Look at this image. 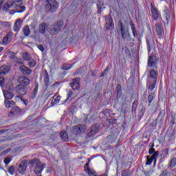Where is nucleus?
<instances>
[{
  "instance_id": "1",
  "label": "nucleus",
  "mask_w": 176,
  "mask_h": 176,
  "mask_svg": "<svg viewBox=\"0 0 176 176\" xmlns=\"http://www.w3.org/2000/svg\"><path fill=\"white\" fill-rule=\"evenodd\" d=\"M46 4L45 6V12L46 13H49V12H51V13H54L58 8V3H57V1L56 0H45Z\"/></svg>"
},
{
  "instance_id": "2",
  "label": "nucleus",
  "mask_w": 176,
  "mask_h": 176,
  "mask_svg": "<svg viewBox=\"0 0 176 176\" xmlns=\"http://www.w3.org/2000/svg\"><path fill=\"white\" fill-rule=\"evenodd\" d=\"M64 25V23L61 21H59L50 27V35H57L60 31H61V28H63Z\"/></svg>"
},
{
  "instance_id": "3",
  "label": "nucleus",
  "mask_w": 176,
  "mask_h": 176,
  "mask_svg": "<svg viewBox=\"0 0 176 176\" xmlns=\"http://www.w3.org/2000/svg\"><path fill=\"white\" fill-rule=\"evenodd\" d=\"M87 130V126L85 124H78L74 126L72 129V133L74 135H81Z\"/></svg>"
},
{
  "instance_id": "4",
  "label": "nucleus",
  "mask_w": 176,
  "mask_h": 176,
  "mask_svg": "<svg viewBox=\"0 0 176 176\" xmlns=\"http://www.w3.org/2000/svg\"><path fill=\"white\" fill-rule=\"evenodd\" d=\"M116 91V98H115V101H116V102H119L120 104H123V102H124V96H122V86L120 84L117 85Z\"/></svg>"
},
{
  "instance_id": "5",
  "label": "nucleus",
  "mask_w": 176,
  "mask_h": 176,
  "mask_svg": "<svg viewBox=\"0 0 176 176\" xmlns=\"http://www.w3.org/2000/svg\"><path fill=\"white\" fill-rule=\"evenodd\" d=\"M21 5V1H13L8 0L7 3L5 4L6 9H10V8H12V9H16V8H19Z\"/></svg>"
},
{
  "instance_id": "6",
  "label": "nucleus",
  "mask_w": 176,
  "mask_h": 176,
  "mask_svg": "<svg viewBox=\"0 0 176 176\" xmlns=\"http://www.w3.org/2000/svg\"><path fill=\"white\" fill-rule=\"evenodd\" d=\"M98 129H100V125L95 124L94 125L89 132H87L86 138H93L96 134L98 132Z\"/></svg>"
},
{
  "instance_id": "7",
  "label": "nucleus",
  "mask_w": 176,
  "mask_h": 176,
  "mask_svg": "<svg viewBox=\"0 0 176 176\" xmlns=\"http://www.w3.org/2000/svg\"><path fill=\"white\" fill-rule=\"evenodd\" d=\"M105 28L106 30H113L115 25L113 23V19L111 15L105 16Z\"/></svg>"
},
{
  "instance_id": "8",
  "label": "nucleus",
  "mask_w": 176,
  "mask_h": 176,
  "mask_svg": "<svg viewBox=\"0 0 176 176\" xmlns=\"http://www.w3.org/2000/svg\"><path fill=\"white\" fill-rule=\"evenodd\" d=\"M80 79L79 78H76L72 79V82L70 83V87L73 90H79L80 89V84L79 81Z\"/></svg>"
},
{
  "instance_id": "9",
  "label": "nucleus",
  "mask_w": 176,
  "mask_h": 176,
  "mask_svg": "<svg viewBox=\"0 0 176 176\" xmlns=\"http://www.w3.org/2000/svg\"><path fill=\"white\" fill-rule=\"evenodd\" d=\"M16 91L17 94H19V96H25V94H27V89H25V86L23 85H17L16 87Z\"/></svg>"
},
{
  "instance_id": "10",
  "label": "nucleus",
  "mask_w": 176,
  "mask_h": 176,
  "mask_svg": "<svg viewBox=\"0 0 176 176\" xmlns=\"http://www.w3.org/2000/svg\"><path fill=\"white\" fill-rule=\"evenodd\" d=\"M49 28V23L43 22L38 25V32L41 34H46V31H47Z\"/></svg>"
},
{
  "instance_id": "11",
  "label": "nucleus",
  "mask_w": 176,
  "mask_h": 176,
  "mask_svg": "<svg viewBox=\"0 0 176 176\" xmlns=\"http://www.w3.org/2000/svg\"><path fill=\"white\" fill-rule=\"evenodd\" d=\"M151 14L153 20L155 21L159 19V16H160V12L153 7V5H151Z\"/></svg>"
},
{
  "instance_id": "12",
  "label": "nucleus",
  "mask_w": 176,
  "mask_h": 176,
  "mask_svg": "<svg viewBox=\"0 0 176 176\" xmlns=\"http://www.w3.org/2000/svg\"><path fill=\"white\" fill-rule=\"evenodd\" d=\"M13 38V33L11 32H8L3 38V45H8L12 41Z\"/></svg>"
},
{
  "instance_id": "13",
  "label": "nucleus",
  "mask_w": 176,
  "mask_h": 176,
  "mask_svg": "<svg viewBox=\"0 0 176 176\" xmlns=\"http://www.w3.org/2000/svg\"><path fill=\"white\" fill-rule=\"evenodd\" d=\"M19 70L21 71V73L23 74V75H31L32 74V70L25 65H22L19 67Z\"/></svg>"
},
{
  "instance_id": "14",
  "label": "nucleus",
  "mask_w": 176,
  "mask_h": 176,
  "mask_svg": "<svg viewBox=\"0 0 176 176\" xmlns=\"http://www.w3.org/2000/svg\"><path fill=\"white\" fill-rule=\"evenodd\" d=\"M46 167V164H43L42 163H38L36 165V167L34 168V173L35 174H41L42 171H43V169Z\"/></svg>"
},
{
  "instance_id": "15",
  "label": "nucleus",
  "mask_w": 176,
  "mask_h": 176,
  "mask_svg": "<svg viewBox=\"0 0 176 176\" xmlns=\"http://www.w3.org/2000/svg\"><path fill=\"white\" fill-rule=\"evenodd\" d=\"M120 32H121V36L122 38V39H127L129 38H130V32H129V29L127 28H121L120 30Z\"/></svg>"
},
{
  "instance_id": "16",
  "label": "nucleus",
  "mask_w": 176,
  "mask_h": 176,
  "mask_svg": "<svg viewBox=\"0 0 176 176\" xmlns=\"http://www.w3.org/2000/svg\"><path fill=\"white\" fill-rule=\"evenodd\" d=\"M157 71L153 69L150 72V80L154 81V83H156V82H157Z\"/></svg>"
},
{
  "instance_id": "17",
  "label": "nucleus",
  "mask_w": 176,
  "mask_h": 176,
  "mask_svg": "<svg viewBox=\"0 0 176 176\" xmlns=\"http://www.w3.org/2000/svg\"><path fill=\"white\" fill-rule=\"evenodd\" d=\"M20 28H21V19H18L14 24L13 30L15 32H17L20 31Z\"/></svg>"
},
{
  "instance_id": "18",
  "label": "nucleus",
  "mask_w": 176,
  "mask_h": 176,
  "mask_svg": "<svg viewBox=\"0 0 176 176\" xmlns=\"http://www.w3.org/2000/svg\"><path fill=\"white\" fill-rule=\"evenodd\" d=\"M10 71L9 66L3 65L0 67V75H6Z\"/></svg>"
},
{
  "instance_id": "19",
  "label": "nucleus",
  "mask_w": 176,
  "mask_h": 176,
  "mask_svg": "<svg viewBox=\"0 0 176 176\" xmlns=\"http://www.w3.org/2000/svg\"><path fill=\"white\" fill-rule=\"evenodd\" d=\"M3 96L6 100H12V98L14 97V95L13 94V93L8 90L3 91Z\"/></svg>"
},
{
  "instance_id": "20",
  "label": "nucleus",
  "mask_w": 176,
  "mask_h": 176,
  "mask_svg": "<svg viewBox=\"0 0 176 176\" xmlns=\"http://www.w3.org/2000/svg\"><path fill=\"white\" fill-rule=\"evenodd\" d=\"M155 31L157 35H162V34H163V28H162V23H157L155 24Z\"/></svg>"
},
{
  "instance_id": "21",
  "label": "nucleus",
  "mask_w": 176,
  "mask_h": 176,
  "mask_svg": "<svg viewBox=\"0 0 176 176\" xmlns=\"http://www.w3.org/2000/svg\"><path fill=\"white\" fill-rule=\"evenodd\" d=\"M19 82L22 83V85L28 86V85H30V78L25 76L21 77L19 78Z\"/></svg>"
},
{
  "instance_id": "22",
  "label": "nucleus",
  "mask_w": 176,
  "mask_h": 176,
  "mask_svg": "<svg viewBox=\"0 0 176 176\" xmlns=\"http://www.w3.org/2000/svg\"><path fill=\"white\" fill-rule=\"evenodd\" d=\"M60 138L63 141H65V142H68L69 138H68V133H67V131H62L60 132Z\"/></svg>"
},
{
  "instance_id": "23",
  "label": "nucleus",
  "mask_w": 176,
  "mask_h": 176,
  "mask_svg": "<svg viewBox=\"0 0 176 176\" xmlns=\"http://www.w3.org/2000/svg\"><path fill=\"white\" fill-rule=\"evenodd\" d=\"M25 170H27V165H25V164L23 163L19 165L18 171L20 174H24V173H25Z\"/></svg>"
},
{
  "instance_id": "24",
  "label": "nucleus",
  "mask_w": 176,
  "mask_h": 176,
  "mask_svg": "<svg viewBox=\"0 0 176 176\" xmlns=\"http://www.w3.org/2000/svg\"><path fill=\"white\" fill-rule=\"evenodd\" d=\"M147 86H148V89L151 90V91H153L155 87H156V82H155V81L149 80L147 82Z\"/></svg>"
},
{
  "instance_id": "25",
  "label": "nucleus",
  "mask_w": 176,
  "mask_h": 176,
  "mask_svg": "<svg viewBox=\"0 0 176 176\" xmlns=\"http://www.w3.org/2000/svg\"><path fill=\"white\" fill-rule=\"evenodd\" d=\"M11 113H13L14 115H19V113H21V109H20L19 107L14 106L11 109Z\"/></svg>"
},
{
  "instance_id": "26",
  "label": "nucleus",
  "mask_w": 176,
  "mask_h": 176,
  "mask_svg": "<svg viewBox=\"0 0 176 176\" xmlns=\"http://www.w3.org/2000/svg\"><path fill=\"white\" fill-rule=\"evenodd\" d=\"M131 30L135 38H136V36H138V32H137V29H135V25L133 23H131Z\"/></svg>"
},
{
  "instance_id": "27",
  "label": "nucleus",
  "mask_w": 176,
  "mask_h": 176,
  "mask_svg": "<svg viewBox=\"0 0 176 176\" xmlns=\"http://www.w3.org/2000/svg\"><path fill=\"white\" fill-rule=\"evenodd\" d=\"M148 65L149 67H153V65H155V68H157V66H156V63H155V61H153V56H150L148 57Z\"/></svg>"
},
{
  "instance_id": "28",
  "label": "nucleus",
  "mask_w": 176,
  "mask_h": 176,
  "mask_svg": "<svg viewBox=\"0 0 176 176\" xmlns=\"http://www.w3.org/2000/svg\"><path fill=\"white\" fill-rule=\"evenodd\" d=\"M58 102H60V96H54L51 102V105H56V104H58Z\"/></svg>"
},
{
  "instance_id": "29",
  "label": "nucleus",
  "mask_w": 176,
  "mask_h": 176,
  "mask_svg": "<svg viewBox=\"0 0 176 176\" xmlns=\"http://www.w3.org/2000/svg\"><path fill=\"white\" fill-rule=\"evenodd\" d=\"M23 32L25 36H28V35H30V34H31V30H30V27H28V26L24 27L23 29Z\"/></svg>"
},
{
  "instance_id": "30",
  "label": "nucleus",
  "mask_w": 176,
  "mask_h": 176,
  "mask_svg": "<svg viewBox=\"0 0 176 176\" xmlns=\"http://www.w3.org/2000/svg\"><path fill=\"white\" fill-rule=\"evenodd\" d=\"M28 65L30 68H34V67H36V61L34 59H30L28 63Z\"/></svg>"
},
{
  "instance_id": "31",
  "label": "nucleus",
  "mask_w": 176,
  "mask_h": 176,
  "mask_svg": "<svg viewBox=\"0 0 176 176\" xmlns=\"http://www.w3.org/2000/svg\"><path fill=\"white\" fill-rule=\"evenodd\" d=\"M155 100V94L151 93V94L148 95V106L152 104V102Z\"/></svg>"
},
{
  "instance_id": "32",
  "label": "nucleus",
  "mask_w": 176,
  "mask_h": 176,
  "mask_svg": "<svg viewBox=\"0 0 176 176\" xmlns=\"http://www.w3.org/2000/svg\"><path fill=\"white\" fill-rule=\"evenodd\" d=\"M23 59L24 60V61H30V60H32V57L31 55L28 53H24L23 54Z\"/></svg>"
},
{
  "instance_id": "33",
  "label": "nucleus",
  "mask_w": 176,
  "mask_h": 176,
  "mask_svg": "<svg viewBox=\"0 0 176 176\" xmlns=\"http://www.w3.org/2000/svg\"><path fill=\"white\" fill-rule=\"evenodd\" d=\"M39 89V85H38V83L36 84L35 87H34V90L33 92V97L32 98H35V97H36V95L38 94V89Z\"/></svg>"
},
{
  "instance_id": "34",
  "label": "nucleus",
  "mask_w": 176,
  "mask_h": 176,
  "mask_svg": "<svg viewBox=\"0 0 176 176\" xmlns=\"http://www.w3.org/2000/svg\"><path fill=\"white\" fill-rule=\"evenodd\" d=\"M157 157H159V151H155L151 156V158L154 161V163H156V160H157Z\"/></svg>"
},
{
  "instance_id": "35",
  "label": "nucleus",
  "mask_w": 176,
  "mask_h": 176,
  "mask_svg": "<svg viewBox=\"0 0 176 176\" xmlns=\"http://www.w3.org/2000/svg\"><path fill=\"white\" fill-rule=\"evenodd\" d=\"M167 155H168V148H166L162 151L161 157H162V159H164L167 156Z\"/></svg>"
},
{
  "instance_id": "36",
  "label": "nucleus",
  "mask_w": 176,
  "mask_h": 176,
  "mask_svg": "<svg viewBox=\"0 0 176 176\" xmlns=\"http://www.w3.org/2000/svg\"><path fill=\"white\" fill-rule=\"evenodd\" d=\"M44 82L45 83H49L50 79H49V73H47V71H45L44 72Z\"/></svg>"
},
{
  "instance_id": "37",
  "label": "nucleus",
  "mask_w": 176,
  "mask_h": 176,
  "mask_svg": "<svg viewBox=\"0 0 176 176\" xmlns=\"http://www.w3.org/2000/svg\"><path fill=\"white\" fill-rule=\"evenodd\" d=\"M67 98H66V100H64V102H63L64 104H65V102H67V101H69V98H70L71 97H72V96H74V93L72 92V91H69L67 93Z\"/></svg>"
},
{
  "instance_id": "38",
  "label": "nucleus",
  "mask_w": 176,
  "mask_h": 176,
  "mask_svg": "<svg viewBox=\"0 0 176 176\" xmlns=\"http://www.w3.org/2000/svg\"><path fill=\"white\" fill-rule=\"evenodd\" d=\"M154 146H155V144H153L151 146V148L148 151L149 155H153V153L156 152V150L155 149V148H153Z\"/></svg>"
},
{
  "instance_id": "39",
  "label": "nucleus",
  "mask_w": 176,
  "mask_h": 176,
  "mask_svg": "<svg viewBox=\"0 0 176 176\" xmlns=\"http://www.w3.org/2000/svg\"><path fill=\"white\" fill-rule=\"evenodd\" d=\"M170 166L172 168L175 167V166H176V158H173L170 160Z\"/></svg>"
},
{
  "instance_id": "40",
  "label": "nucleus",
  "mask_w": 176,
  "mask_h": 176,
  "mask_svg": "<svg viewBox=\"0 0 176 176\" xmlns=\"http://www.w3.org/2000/svg\"><path fill=\"white\" fill-rule=\"evenodd\" d=\"M153 162V160L149 157V156H147V162H146V165L151 166L152 164V162Z\"/></svg>"
},
{
  "instance_id": "41",
  "label": "nucleus",
  "mask_w": 176,
  "mask_h": 176,
  "mask_svg": "<svg viewBox=\"0 0 176 176\" xmlns=\"http://www.w3.org/2000/svg\"><path fill=\"white\" fill-rule=\"evenodd\" d=\"M8 173L13 175V174H14V166H10L8 168Z\"/></svg>"
},
{
  "instance_id": "42",
  "label": "nucleus",
  "mask_w": 176,
  "mask_h": 176,
  "mask_svg": "<svg viewBox=\"0 0 176 176\" xmlns=\"http://www.w3.org/2000/svg\"><path fill=\"white\" fill-rule=\"evenodd\" d=\"M146 43H147V49L148 52H151V41H149V38H147L146 39Z\"/></svg>"
},
{
  "instance_id": "43",
  "label": "nucleus",
  "mask_w": 176,
  "mask_h": 176,
  "mask_svg": "<svg viewBox=\"0 0 176 176\" xmlns=\"http://www.w3.org/2000/svg\"><path fill=\"white\" fill-rule=\"evenodd\" d=\"M4 104L7 108H10V100H5Z\"/></svg>"
},
{
  "instance_id": "44",
  "label": "nucleus",
  "mask_w": 176,
  "mask_h": 176,
  "mask_svg": "<svg viewBox=\"0 0 176 176\" xmlns=\"http://www.w3.org/2000/svg\"><path fill=\"white\" fill-rule=\"evenodd\" d=\"M9 57L10 58H11L12 60H14V58H16V54L13 53V52H10L9 54Z\"/></svg>"
},
{
  "instance_id": "45",
  "label": "nucleus",
  "mask_w": 176,
  "mask_h": 176,
  "mask_svg": "<svg viewBox=\"0 0 176 176\" xmlns=\"http://www.w3.org/2000/svg\"><path fill=\"white\" fill-rule=\"evenodd\" d=\"M10 162H12V158L6 157L4 160L5 164H9V163H10Z\"/></svg>"
},
{
  "instance_id": "46",
  "label": "nucleus",
  "mask_w": 176,
  "mask_h": 176,
  "mask_svg": "<svg viewBox=\"0 0 176 176\" xmlns=\"http://www.w3.org/2000/svg\"><path fill=\"white\" fill-rule=\"evenodd\" d=\"M5 85V78L0 76V86Z\"/></svg>"
},
{
  "instance_id": "47",
  "label": "nucleus",
  "mask_w": 176,
  "mask_h": 176,
  "mask_svg": "<svg viewBox=\"0 0 176 176\" xmlns=\"http://www.w3.org/2000/svg\"><path fill=\"white\" fill-rule=\"evenodd\" d=\"M0 24H1V25H3V27H9V25H10L9 24V22H1V21H0Z\"/></svg>"
},
{
  "instance_id": "48",
  "label": "nucleus",
  "mask_w": 176,
  "mask_h": 176,
  "mask_svg": "<svg viewBox=\"0 0 176 176\" xmlns=\"http://www.w3.org/2000/svg\"><path fill=\"white\" fill-rule=\"evenodd\" d=\"M85 171L87 173V174H89V175H94V173H93V172H91L89 168H85Z\"/></svg>"
},
{
  "instance_id": "49",
  "label": "nucleus",
  "mask_w": 176,
  "mask_h": 176,
  "mask_svg": "<svg viewBox=\"0 0 176 176\" xmlns=\"http://www.w3.org/2000/svg\"><path fill=\"white\" fill-rule=\"evenodd\" d=\"M118 25L120 27V30H122V28H124V26L123 25V22L122 21H118Z\"/></svg>"
},
{
  "instance_id": "50",
  "label": "nucleus",
  "mask_w": 176,
  "mask_h": 176,
  "mask_svg": "<svg viewBox=\"0 0 176 176\" xmlns=\"http://www.w3.org/2000/svg\"><path fill=\"white\" fill-rule=\"evenodd\" d=\"M37 47L41 52H45V48L43 47V45H37Z\"/></svg>"
},
{
  "instance_id": "51",
  "label": "nucleus",
  "mask_w": 176,
  "mask_h": 176,
  "mask_svg": "<svg viewBox=\"0 0 176 176\" xmlns=\"http://www.w3.org/2000/svg\"><path fill=\"white\" fill-rule=\"evenodd\" d=\"M64 65L63 67V69L65 71H67L68 69H71V68H72V65H72L71 66H67V67H65Z\"/></svg>"
},
{
  "instance_id": "52",
  "label": "nucleus",
  "mask_w": 176,
  "mask_h": 176,
  "mask_svg": "<svg viewBox=\"0 0 176 176\" xmlns=\"http://www.w3.org/2000/svg\"><path fill=\"white\" fill-rule=\"evenodd\" d=\"M108 71H109V69L108 67H107L104 70V72H103V74L100 76L101 78H102V76H104V75H105L107 74V72H108Z\"/></svg>"
},
{
  "instance_id": "53",
  "label": "nucleus",
  "mask_w": 176,
  "mask_h": 176,
  "mask_svg": "<svg viewBox=\"0 0 176 176\" xmlns=\"http://www.w3.org/2000/svg\"><path fill=\"white\" fill-rule=\"evenodd\" d=\"M137 101H135V102H133V108H137Z\"/></svg>"
},
{
  "instance_id": "54",
  "label": "nucleus",
  "mask_w": 176,
  "mask_h": 176,
  "mask_svg": "<svg viewBox=\"0 0 176 176\" xmlns=\"http://www.w3.org/2000/svg\"><path fill=\"white\" fill-rule=\"evenodd\" d=\"M15 102L13 100H10V105H14Z\"/></svg>"
},
{
  "instance_id": "55",
  "label": "nucleus",
  "mask_w": 176,
  "mask_h": 176,
  "mask_svg": "<svg viewBox=\"0 0 176 176\" xmlns=\"http://www.w3.org/2000/svg\"><path fill=\"white\" fill-rule=\"evenodd\" d=\"M86 168H89V163H87L85 166V170L86 171Z\"/></svg>"
},
{
  "instance_id": "56",
  "label": "nucleus",
  "mask_w": 176,
  "mask_h": 176,
  "mask_svg": "<svg viewBox=\"0 0 176 176\" xmlns=\"http://www.w3.org/2000/svg\"><path fill=\"white\" fill-rule=\"evenodd\" d=\"M148 30L149 32H152V30L151 29V26H148Z\"/></svg>"
},
{
  "instance_id": "57",
  "label": "nucleus",
  "mask_w": 176,
  "mask_h": 176,
  "mask_svg": "<svg viewBox=\"0 0 176 176\" xmlns=\"http://www.w3.org/2000/svg\"><path fill=\"white\" fill-rule=\"evenodd\" d=\"M3 51V47H0V53Z\"/></svg>"
},
{
  "instance_id": "58",
  "label": "nucleus",
  "mask_w": 176,
  "mask_h": 176,
  "mask_svg": "<svg viewBox=\"0 0 176 176\" xmlns=\"http://www.w3.org/2000/svg\"><path fill=\"white\" fill-rule=\"evenodd\" d=\"M21 8L23 9V11L25 10V6H21Z\"/></svg>"
},
{
  "instance_id": "59",
  "label": "nucleus",
  "mask_w": 176,
  "mask_h": 176,
  "mask_svg": "<svg viewBox=\"0 0 176 176\" xmlns=\"http://www.w3.org/2000/svg\"><path fill=\"white\" fill-rule=\"evenodd\" d=\"M166 20H170V16L169 15L166 16Z\"/></svg>"
},
{
  "instance_id": "60",
  "label": "nucleus",
  "mask_w": 176,
  "mask_h": 176,
  "mask_svg": "<svg viewBox=\"0 0 176 176\" xmlns=\"http://www.w3.org/2000/svg\"><path fill=\"white\" fill-rule=\"evenodd\" d=\"M4 152L5 153H9V150H6Z\"/></svg>"
},
{
  "instance_id": "61",
  "label": "nucleus",
  "mask_w": 176,
  "mask_h": 176,
  "mask_svg": "<svg viewBox=\"0 0 176 176\" xmlns=\"http://www.w3.org/2000/svg\"><path fill=\"white\" fill-rule=\"evenodd\" d=\"M18 63H19V64H23V63H22V62H18Z\"/></svg>"
},
{
  "instance_id": "62",
  "label": "nucleus",
  "mask_w": 176,
  "mask_h": 176,
  "mask_svg": "<svg viewBox=\"0 0 176 176\" xmlns=\"http://www.w3.org/2000/svg\"><path fill=\"white\" fill-rule=\"evenodd\" d=\"M58 58H60V56H58Z\"/></svg>"
}]
</instances>
